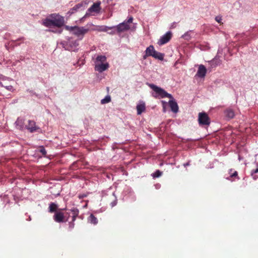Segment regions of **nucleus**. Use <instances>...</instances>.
I'll return each mask as SVG.
<instances>
[{
  "mask_svg": "<svg viewBox=\"0 0 258 258\" xmlns=\"http://www.w3.org/2000/svg\"><path fill=\"white\" fill-rule=\"evenodd\" d=\"M60 44L66 50L75 51L79 45V43L78 40L69 38L67 40L62 41Z\"/></svg>",
  "mask_w": 258,
  "mask_h": 258,
  "instance_id": "obj_3",
  "label": "nucleus"
},
{
  "mask_svg": "<svg viewBox=\"0 0 258 258\" xmlns=\"http://www.w3.org/2000/svg\"><path fill=\"white\" fill-rule=\"evenodd\" d=\"M6 80L10 81H12V80L10 79V78H7L3 75H0V85L2 86V87L6 88V89H7L8 90L13 92L14 90V89L12 86L6 85V83L3 84L2 82V81H5Z\"/></svg>",
  "mask_w": 258,
  "mask_h": 258,
  "instance_id": "obj_11",
  "label": "nucleus"
},
{
  "mask_svg": "<svg viewBox=\"0 0 258 258\" xmlns=\"http://www.w3.org/2000/svg\"><path fill=\"white\" fill-rule=\"evenodd\" d=\"M64 216L61 212H56L53 216L54 220L58 223L63 222L64 221Z\"/></svg>",
  "mask_w": 258,
  "mask_h": 258,
  "instance_id": "obj_13",
  "label": "nucleus"
},
{
  "mask_svg": "<svg viewBox=\"0 0 258 258\" xmlns=\"http://www.w3.org/2000/svg\"><path fill=\"white\" fill-rule=\"evenodd\" d=\"M61 32H62V30H58V32H58V33H61Z\"/></svg>",
  "mask_w": 258,
  "mask_h": 258,
  "instance_id": "obj_40",
  "label": "nucleus"
},
{
  "mask_svg": "<svg viewBox=\"0 0 258 258\" xmlns=\"http://www.w3.org/2000/svg\"><path fill=\"white\" fill-rule=\"evenodd\" d=\"M106 62V57L105 55H97L94 60V64Z\"/></svg>",
  "mask_w": 258,
  "mask_h": 258,
  "instance_id": "obj_16",
  "label": "nucleus"
},
{
  "mask_svg": "<svg viewBox=\"0 0 258 258\" xmlns=\"http://www.w3.org/2000/svg\"><path fill=\"white\" fill-rule=\"evenodd\" d=\"M101 4V1H98L97 2L94 3L87 10V12H86V14L85 15L84 17H83L80 21H83L84 19L88 16L90 13L95 12L98 13L100 12L101 8H100V5Z\"/></svg>",
  "mask_w": 258,
  "mask_h": 258,
  "instance_id": "obj_6",
  "label": "nucleus"
},
{
  "mask_svg": "<svg viewBox=\"0 0 258 258\" xmlns=\"http://www.w3.org/2000/svg\"><path fill=\"white\" fill-rule=\"evenodd\" d=\"M71 212L72 213V217H73V219H72V220L73 221H74L76 219V218L77 217V216H78V213H79V211L78 209H76V208H74L73 209L71 210Z\"/></svg>",
  "mask_w": 258,
  "mask_h": 258,
  "instance_id": "obj_25",
  "label": "nucleus"
},
{
  "mask_svg": "<svg viewBox=\"0 0 258 258\" xmlns=\"http://www.w3.org/2000/svg\"><path fill=\"white\" fill-rule=\"evenodd\" d=\"M111 101V97L110 96L107 95L101 100V103L102 104L108 103Z\"/></svg>",
  "mask_w": 258,
  "mask_h": 258,
  "instance_id": "obj_26",
  "label": "nucleus"
},
{
  "mask_svg": "<svg viewBox=\"0 0 258 258\" xmlns=\"http://www.w3.org/2000/svg\"><path fill=\"white\" fill-rule=\"evenodd\" d=\"M111 0H103V3H105L106 4L109 3Z\"/></svg>",
  "mask_w": 258,
  "mask_h": 258,
  "instance_id": "obj_37",
  "label": "nucleus"
},
{
  "mask_svg": "<svg viewBox=\"0 0 258 258\" xmlns=\"http://www.w3.org/2000/svg\"><path fill=\"white\" fill-rule=\"evenodd\" d=\"M169 105L174 113H177L178 111V106L175 100H170L169 101Z\"/></svg>",
  "mask_w": 258,
  "mask_h": 258,
  "instance_id": "obj_14",
  "label": "nucleus"
},
{
  "mask_svg": "<svg viewBox=\"0 0 258 258\" xmlns=\"http://www.w3.org/2000/svg\"><path fill=\"white\" fill-rule=\"evenodd\" d=\"M65 28L67 30L70 31L73 34L76 35L79 39L81 40L83 39L84 35L87 33L89 29L84 27L78 26H66Z\"/></svg>",
  "mask_w": 258,
  "mask_h": 258,
  "instance_id": "obj_2",
  "label": "nucleus"
},
{
  "mask_svg": "<svg viewBox=\"0 0 258 258\" xmlns=\"http://www.w3.org/2000/svg\"><path fill=\"white\" fill-rule=\"evenodd\" d=\"M109 68V64L108 62H104L101 63H97L94 64V69L96 71H97L99 73H102L106 70H107Z\"/></svg>",
  "mask_w": 258,
  "mask_h": 258,
  "instance_id": "obj_9",
  "label": "nucleus"
},
{
  "mask_svg": "<svg viewBox=\"0 0 258 258\" xmlns=\"http://www.w3.org/2000/svg\"><path fill=\"white\" fill-rule=\"evenodd\" d=\"M194 34V32L192 31H188L185 33L182 36V38L186 40H189L191 37H192V35Z\"/></svg>",
  "mask_w": 258,
  "mask_h": 258,
  "instance_id": "obj_21",
  "label": "nucleus"
},
{
  "mask_svg": "<svg viewBox=\"0 0 258 258\" xmlns=\"http://www.w3.org/2000/svg\"><path fill=\"white\" fill-rule=\"evenodd\" d=\"M115 33H116L115 30H112V31H110V32H108V33H109V34H111V35H113V34H114Z\"/></svg>",
  "mask_w": 258,
  "mask_h": 258,
  "instance_id": "obj_36",
  "label": "nucleus"
},
{
  "mask_svg": "<svg viewBox=\"0 0 258 258\" xmlns=\"http://www.w3.org/2000/svg\"><path fill=\"white\" fill-rule=\"evenodd\" d=\"M49 31L53 32H56V31H54L53 30H50Z\"/></svg>",
  "mask_w": 258,
  "mask_h": 258,
  "instance_id": "obj_41",
  "label": "nucleus"
},
{
  "mask_svg": "<svg viewBox=\"0 0 258 258\" xmlns=\"http://www.w3.org/2000/svg\"><path fill=\"white\" fill-rule=\"evenodd\" d=\"M162 172L159 170H157L156 172L153 173L152 175L153 178L159 177L162 175Z\"/></svg>",
  "mask_w": 258,
  "mask_h": 258,
  "instance_id": "obj_28",
  "label": "nucleus"
},
{
  "mask_svg": "<svg viewBox=\"0 0 258 258\" xmlns=\"http://www.w3.org/2000/svg\"><path fill=\"white\" fill-rule=\"evenodd\" d=\"M137 114L140 115L145 110V103L141 101L137 106Z\"/></svg>",
  "mask_w": 258,
  "mask_h": 258,
  "instance_id": "obj_15",
  "label": "nucleus"
},
{
  "mask_svg": "<svg viewBox=\"0 0 258 258\" xmlns=\"http://www.w3.org/2000/svg\"><path fill=\"white\" fill-rule=\"evenodd\" d=\"M162 103L163 104V111L165 112L166 111L165 105L166 104V102L164 101H162Z\"/></svg>",
  "mask_w": 258,
  "mask_h": 258,
  "instance_id": "obj_34",
  "label": "nucleus"
},
{
  "mask_svg": "<svg viewBox=\"0 0 258 258\" xmlns=\"http://www.w3.org/2000/svg\"><path fill=\"white\" fill-rule=\"evenodd\" d=\"M210 63L211 65L216 67L220 64V60L215 57L214 59L211 61Z\"/></svg>",
  "mask_w": 258,
  "mask_h": 258,
  "instance_id": "obj_27",
  "label": "nucleus"
},
{
  "mask_svg": "<svg viewBox=\"0 0 258 258\" xmlns=\"http://www.w3.org/2000/svg\"><path fill=\"white\" fill-rule=\"evenodd\" d=\"M64 23L63 17L56 14H52L43 21L42 24L47 27L52 26L60 28L63 26Z\"/></svg>",
  "mask_w": 258,
  "mask_h": 258,
  "instance_id": "obj_1",
  "label": "nucleus"
},
{
  "mask_svg": "<svg viewBox=\"0 0 258 258\" xmlns=\"http://www.w3.org/2000/svg\"><path fill=\"white\" fill-rule=\"evenodd\" d=\"M117 204V201L116 200H115L114 201L111 202V206L112 207H113L114 206H115Z\"/></svg>",
  "mask_w": 258,
  "mask_h": 258,
  "instance_id": "obj_35",
  "label": "nucleus"
},
{
  "mask_svg": "<svg viewBox=\"0 0 258 258\" xmlns=\"http://www.w3.org/2000/svg\"><path fill=\"white\" fill-rule=\"evenodd\" d=\"M233 170L232 169H230L229 170V174H230V177H233L235 176H237V172L236 171H234L233 172H232Z\"/></svg>",
  "mask_w": 258,
  "mask_h": 258,
  "instance_id": "obj_29",
  "label": "nucleus"
},
{
  "mask_svg": "<svg viewBox=\"0 0 258 258\" xmlns=\"http://www.w3.org/2000/svg\"><path fill=\"white\" fill-rule=\"evenodd\" d=\"M188 165H189V163H186L184 164V167H186V166H188Z\"/></svg>",
  "mask_w": 258,
  "mask_h": 258,
  "instance_id": "obj_39",
  "label": "nucleus"
},
{
  "mask_svg": "<svg viewBox=\"0 0 258 258\" xmlns=\"http://www.w3.org/2000/svg\"><path fill=\"white\" fill-rule=\"evenodd\" d=\"M88 222L93 224H97L98 223V220L93 214H91L88 218Z\"/></svg>",
  "mask_w": 258,
  "mask_h": 258,
  "instance_id": "obj_22",
  "label": "nucleus"
},
{
  "mask_svg": "<svg viewBox=\"0 0 258 258\" xmlns=\"http://www.w3.org/2000/svg\"><path fill=\"white\" fill-rule=\"evenodd\" d=\"M28 122V124L26 125V127L30 132L33 133L40 130L34 121L29 120Z\"/></svg>",
  "mask_w": 258,
  "mask_h": 258,
  "instance_id": "obj_10",
  "label": "nucleus"
},
{
  "mask_svg": "<svg viewBox=\"0 0 258 258\" xmlns=\"http://www.w3.org/2000/svg\"><path fill=\"white\" fill-rule=\"evenodd\" d=\"M153 57L156 59L162 60L164 59V54L156 51Z\"/></svg>",
  "mask_w": 258,
  "mask_h": 258,
  "instance_id": "obj_23",
  "label": "nucleus"
},
{
  "mask_svg": "<svg viewBox=\"0 0 258 258\" xmlns=\"http://www.w3.org/2000/svg\"><path fill=\"white\" fill-rule=\"evenodd\" d=\"M198 121L201 126L209 125L210 123V118L205 112H200L199 113Z\"/></svg>",
  "mask_w": 258,
  "mask_h": 258,
  "instance_id": "obj_7",
  "label": "nucleus"
},
{
  "mask_svg": "<svg viewBox=\"0 0 258 258\" xmlns=\"http://www.w3.org/2000/svg\"><path fill=\"white\" fill-rule=\"evenodd\" d=\"M148 56H150V55H147L146 52H145V54L143 55V59H146Z\"/></svg>",
  "mask_w": 258,
  "mask_h": 258,
  "instance_id": "obj_38",
  "label": "nucleus"
},
{
  "mask_svg": "<svg viewBox=\"0 0 258 258\" xmlns=\"http://www.w3.org/2000/svg\"><path fill=\"white\" fill-rule=\"evenodd\" d=\"M149 86L161 98L168 97L170 98V100H174L171 94L168 93L161 88L153 84H149Z\"/></svg>",
  "mask_w": 258,
  "mask_h": 258,
  "instance_id": "obj_5",
  "label": "nucleus"
},
{
  "mask_svg": "<svg viewBox=\"0 0 258 258\" xmlns=\"http://www.w3.org/2000/svg\"><path fill=\"white\" fill-rule=\"evenodd\" d=\"M39 152L44 156L46 155V151L44 147H42L39 150Z\"/></svg>",
  "mask_w": 258,
  "mask_h": 258,
  "instance_id": "obj_30",
  "label": "nucleus"
},
{
  "mask_svg": "<svg viewBox=\"0 0 258 258\" xmlns=\"http://www.w3.org/2000/svg\"><path fill=\"white\" fill-rule=\"evenodd\" d=\"M225 116L229 119H231L235 116L234 111L232 109H227L225 111Z\"/></svg>",
  "mask_w": 258,
  "mask_h": 258,
  "instance_id": "obj_19",
  "label": "nucleus"
},
{
  "mask_svg": "<svg viewBox=\"0 0 258 258\" xmlns=\"http://www.w3.org/2000/svg\"><path fill=\"white\" fill-rule=\"evenodd\" d=\"M155 52L156 50L153 45H150L146 48L145 50V52H146L147 55H150L152 57L153 56V55Z\"/></svg>",
  "mask_w": 258,
  "mask_h": 258,
  "instance_id": "obj_17",
  "label": "nucleus"
},
{
  "mask_svg": "<svg viewBox=\"0 0 258 258\" xmlns=\"http://www.w3.org/2000/svg\"><path fill=\"white\" fill-rule=\"evenodd\" d=\"M215 20L219 24L222 23V17L220 16H216L215 17Z\"/></svg>",
  "mask_w": 258,
  "mask_h": 258,
  "instance_id": "obj_31",
  "label": "nucleus"
},
{
  "mask_svg": "<svg viewBox=\"0 0 258 258\" xmlns=\"http://www.w3.org/2000/svg\"><path fill=\"white\" fill-rule=\"evenodd\" d=\"M206 73L207 69L206 67L203 64H200L196 76L201 78H204L206 75Z\"/></svg>",
  "mask_w": 258,
  "mask_h": 258,
  "instance_id": "obj_12",
  "label": "nucleus"
},
{
  "mask_svg": "<svg viewBox=\"0 0 258 258\" xmlns=\"http://www.w3.org/2000/svg\"><path fill=\"white\" fill-rule=\"evenodd\" d=\"M171 37L172 33L170 31H168L160 37L157 42L158 44L161 46L167 43L171 39Z\"/></svg>",
  "mask_w": 258,
  "mask_h": 258,
  "instance_id": "obj_8",
  "label": "nucleus"
},
{
  "mask_svg": "<svg viewBox=\"0 0 258 258\" xmlns=\"http://www.w3.org/2000/svg\"><path fill=\"white\" fill-rule=\"evenodd\" d=\"M114 28V26L108 27L106 26H99L97 30L100 32H107L109 30H112Z\"/></svg>",
  "mask_w": 258,
  "mask_h": 258,
  "instance_id": "obj_20",
  "label": "nucleus"
},
{
  "mask_svg": "<svg viewBox=\"0 0 258 258\" xmlns=\"http://www.w3.org/2000/svg\"><path fill=\"white\" fill-rule=\"evenodd\" d=\"M82 4H78L76 5H75L73 8H72L67 13V14L69 16L72 15L75 12H77L80 8H81L82 7Z\"/></svg>",
  "mask_w": 258,
  "mask_h": 258,
  "instance_id": "obj_18",
  "label": "nucleus"
},
{
  "mask_svg": "<svg viewBox=\"0 0 258 258\" xmlns=\"http://www.w3.org/2000/svg\"><path fill=\"white\" fill-rule=\"evenodd\" d=\"M57 209V205L54 203H51L49 206V212L53 213L56 212Z\"/></svg>",
  "mask_w": 258,
  "mask_h": 258,
  "instance_id": "obj_24",
  "label": "nucleus"
},
{
  "mask_svg": "<svg viewBox=\"0 0 258 258\" xmlns=\"http://www.w3.org/2000/svg\"><path fill=\"white\" fill-rule=\"evenodd\" d=\"M24 40V38L22 37V38H20L19 39H18V40H17L16 41H15V42H14V44L15 45H19L20 43L18 42L19 41H21V40Z\"/></svg>",
  "mask_w": 258,
  "mask_h": 258,
  "instance_id": "obj_33",
  "label": "nucleus"
},
{
  "mask_svg": "<svg viewBox=\"0 0 258 258\" xmlns=\"http://www.w3.org/2000/svg\"><path fill=\"white\" fill-rule=\"evenodd\" d=\"M16 123L17 125H20V128H22L21 124L23 123V120L21 119H18L16 121Z\"/></svg>",
  "mask_w": 258,
  "mask_h": 258,
  "instance_id": "obj_32",
  "label": "nucleus"
},
{
  "mask_svg": "<svg viewBox=\"0 0 258 258\" xmlns=\"http://www.w3.org/2000/svg\"><path fill=\"white\" fill-rule=\"evenodd\" d=\"M133 18L130 17L127 20L124 21L116 26H114L115 27L114 29H116V31L118 33L126 31L130 29V24L133 22Z\"/></svg>",
  "mask_w": 258,
  "mask_h": 258,
  "instance_id": "obj_4",
  "label": "nucleus"
}]
</instances>
